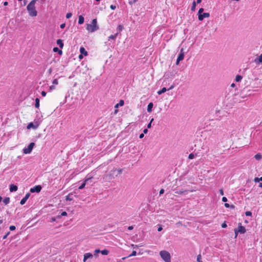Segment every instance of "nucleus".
<instances>
[{"instance_id":"f257e3e1","label":"nucleus","mask_w":262,"mask_h":262,"mask_svg":"<svg viewBox=\"0 0 262 262\" xmlns=\"http://www.w3.org/2000/svg\"><path fill=\"white\" fill-rule=\"evenodd\" d=\"M99 29L97 24V20L96 18L93 19L91 24H86V29L90 33L96 31Z\"/></svg>"},{"instance_id":"f03ea898","label":"nucleus","mask_w":262,"mask_h":262,"mask_svg":"<svg viewBox=\"0 0 262 262\" xmlns=\"http://www.w3.org/2000/svg\"><path fill=\"white\" fill-rule=\"evenodd\" d=\"M27 9L30 16L32 17L37 16V12L36 10L35 4L29 3L27 7Z\"/></svg>"},{"instance_id":"7ed1b4c3","label":"nucleus","mask_w":262,"mask_h":262,"mask_svg":"<svg viewBox=\"0 0 262 262\" xmlns=\"http://www.w3.org/2000/svg\"><path fill=\"white\" fill-rule=\"evenodd\" d=\"M160 255L165 262H171V256L169 252L166 250L161 251Z\"/></svg>"},{"instance_id":"20e7f679","label":"nucleus","mask_w":262,"mask_h":262,"mask_svg":"<svg viewBox=\"0 0 262 262\" xmlns=\"http://www.w3.org/2000/svg\"><path fill=\"white\" fill-rule=\"evenodd\" d=\"M246 232V230L245 228L241 225V224H239V225L237 229H234V232L235 234V237H237L238 233H240L241 234H244Z\"/></svg>"},{"instance_id":"39448f33","label":"nucleus","mask_w":262,"mask_h":262,"mask_svg":"<svg viewBox=\"0 0 262 262\" xmlns=\"http://www.w3.org/2000/svg\"><path fill=\"white\" fill-rule=\"evenodd\" d=\"M34 145L35 144L33 142L30 143L27 148H25L23 149L24 153L25 154H30L32 151Z\"/></svg>"},{"instance_id":"423d86ee","label":"nucleus","mask_w":262,"mask_h":262,"mask_svg":"<svg viewBox=\"0 0 262 262\" xmlns=\"http://www.w3.org/2000/svg\"><path fill=\"white\" fill-rule=\"evenodd\" d=\"M184 58V49L182 48L180 50V53H179V56L177 58V61H176V64L179 65L180 61L183 60Z\"/></svg>"},{"instance_id":"0eeeda50","label":"nucleus","mask_w":262,"mask_h":262,"mask_svg":"<svg viewBox=\"0 0 262 262\" xmlns=\"http://www.w3.org/2000/svg\"><path fill=\"white\" fill-rule=\"evenodd\" d=\"M41 189L40 185H36L30 189V192L32 193L34 192H39Z\"/></svg>"},{"instance_id":"6e6552de","label":"nucleus","mask_w":262,"mask_h":262,"mask_svg":"<svg viewBox=\"0 0 262 262\" xmlns=\"http://www.w3.org/2000/svg\"><path fill=\"white\" fill-rule=\"evenodd\" d=\"M210 16L209 13L205 12L202 14H200L198 16V19L199 20L202 21L204 18L209 17Z\"/></svg>"},{"instance_id":"1a4fd4ad","label":"nucleus","mask_w":262,"mask_h":262,"mask_svg":"<svg viewBox=\"0 0 262 262\" xmlns=\"http://www.w3.org/2000/svg\"><path fill=\"white\" fill-rule=\"evenodd\" d=\"M30 196V194L29 193H27L25 197L21 199V200L20 202V204L21 205H24L27 201V200L28 199L29 196Z\"/></svg>"},{"instance_id":"9d476101","label":"nucleus","mask_w":262,"mask_h":262,"mask_svg":"<svg viewBox=\"0 0 262 262\" xmlns=\"http://www.w3.org/2000/svg\"><path fill=\"white\" fill-rule=\"evenodd\" d=\"M92 178H93V177H89L88 178L85 179L84 181L83 182V183L79 187V189H82L83 188H84L85 186V185H86V182L89 180H91Z\"/></svg>"},{"instance_id":"9b49d317","label":"nucleus","mask_w":262,"mask_h":262,"mask_svg":"<svg viewBox=\"0 0 262 262\" xmlns=\"http://www.w3.org/2000/svg\"><path fill=\"white\" fill-rule=\"evenodd\" d=\"M93 257V255L90 253H86L84 255L83 261L85 262L86 260L89 258Z\"/></svg>"},{"instance_id":"f8f14e48","label":"nucleus","mask_w":262,"mask_h":262,"mask_svg":"<svg viewBox=\"0 0 262 262\" xmlns=\"http://www.w3.org/2000/svg\"><path fill=\"white\" fill-rule=\"evenodd\" d=\"M17 190V186L14 184H11L10 186V191L13 192L16 191Z\"/></svg>"},{"instance_id":"ddd939ff","label":"nucleus","mask_w":262,"mask_h":262,"mask_svg":"<svg viewBox=\"0 0 262 262\" xmlns=\"http://www.w3.org/2000/svg\"><path fill=\"white\" fill-rule=\"evenodd\" d=\"M80 53L81 54L84 55V56H87L88 55L87 51L85 50L84 48L83 47H80Z\"/></svg>"},{"instance_id":"4468645a","label":"nucleus","mask_w":262,"mask_h":262,"mask_svg":"<svg viewBox=\"0 0 262 262\" xmlns=\"http://www.w3.org/2000/svg\"><path fill=\"white\" fill-rule=\"evenodd\" d=\"M56 43L59 46L60 48H62L63 47V43L62 42V40L61 39H57Z\"/></svg>"},{"instance_id":"2eb2a0df","label":"nucleus","mask_w":262,"mask_h":262,"mask_svg":"<svg viewBox=\"0 0 262 262\" xmlns=\"http://www.w3.org/2000/svg\"><path fill=\"white\" fill-rule=\"evenodd\" d=\"M84 17L82 15H79L78 17V24L81 25L84 23Z\"/></svg>"},{"instance_id":"dca6fc26","label":"nucleus","mask_w":262,"mask_h":262,"mask_svg":"<svg viewBox=\"0 0 262 262\" xmlns=\"http://www.w3.org/2000/svg\"><path fill=\"white\" fill-rule=\"evenodd\" d=\"M124 104V102L123 100H120L119 101V102L117 104H116L115 106V108L118 107L119 106H123Z\"/></svg>"},{"instance_id":"f3484780","label":"nucleus","mask_w":262,"mask_h":262,"mask_svg":"<svg viewBox=\"0 0 262 262\" xmlns=\"http://www.w3.org/2000/svg\"><path fill=\"white\" fill-rule=\"evenodd\" d=\"M39 102H40L39 99L38 98H36L35 99V106L36 108H38L39 107V105H40Z\"/></svg>"},{"instance_id":"a211bd4d","label":"nucleus","mask_w":262,"mask_h":262,"mask_svg":"<svg viewBox=\"0 0 262 262\" xmlns=\"http://www.w3.org/2000/svg\"><path fill=\"white\" fill-rule=\"evenodd\" d=\"M153 107V103L152 102H150L148 104L147 106V111L148 112H150L151 111V109Z\"/></svg>"},{"instance_id":"6ab92c4d","label":"nucleus","mask_w":262,"mask_h":262,"mask_svg":"<svg viewBox=\"0 0 262 262\" xmlns=\"http://www.w3.org/2000/svg\"><path fill=\"white\" fill-rule=\"evenodd\" d=\"M254 158L257 160H260L262 158V156L260 153H258L254 156Z\"/></svg>"},{"instance_id":"aec40b11","label":"nucleus","mask_w":262,"mask_h":262,"mask_svg":"<svg viewBox=\"0 0 262 262\" xmlns=\"http://www.w3.org/2000/svg\"><path fill=\"white\" fill-rule=\"evenodd\" d=\"M53 51L54 52H58L59 55H61L62 54V51L59 50L57 47H55L53 48Z\"/></svg>"},{"instance_id":"412c9836","label":"nucleus","mask_w":262,"mask_h":262,"mask_svg":"<svg viewBox=\"0 0 262 262\" xmlns=\"http://www.w3.org/2000/svg\"><path fill=\"white\" fill-rule=\"evenodd\" d=\"M3 202L5 205H7L10 202V198L9 197L5 198L3 200Z\"/></svg>"},{"instance_id":"4be33fe9","label":"nucleus","mask_w":262,"mask_h":262,"mask_svg":"<svg viewBox=\"0 0 262 262\" xmlns=\"http://www.w3.org/2000/svg\"><path fill=\"white\" fill-rule=\"evenodd\" d=\"M31 128H36V127L34 125V124L32 122L29 123L27 125L28 129H30Z\"/></svg>"},{"instance_id":"5701e85b","label":"nucleus","mask_w":262,"mask_h":262,"mask_svg":"<svg viewBox=\"0 0 262 262\" xmlns=\"http://www.w3.org/2000/svg\"><path fill=\"white\" fill-rule=\"evenodd\" d=\"M167 91V89H166V88H163L161 90L159 91L157 93L159 94V95H161L162 94V93L165 92L166 91Z\"/></svg>"},{"instance_id":"b1692460","label":"nucleus","mask_w":262,"mask_h":262,"mask_svg":"<svg viewBox=\"0 0 262 262\" xmlns=\"http://www.w3.org/2000/svg\"><path fill=\"white\" fill-rule=\"evenodd\" d=\"M186 192H187V191L186 190L182 189V190H179V191H176L175 192V193H177L178 194H183L184 193H185Z\"/></svg>"},{"instance_id":"393cba45","label":"nucleus","mask_w":262,"mask_h":262,"mask_svg":"<svg viewBox=\"0 0 262 262\" xmlns=\"http://www.w3.org/2000/svg\"><path fill=\"white\" fill-rule=\"evenodd\" d=\"M117 35H118V33H116L114 35H110L108 38L110 39H113L114 40V39H116V38L117 37Z\"/></svg>"},{"instance_id":"a878e982","label":"nucleus","mask_w":262,"mask_h":262,"mask_svg":"<svg viewBox=\"0 0 262 262\" xmlns=\"http://www.w3.org/2000/svg\"><path fill=\"white\" fill-rule=\"evenodd\" d=\"M242 79V76L239 75H238L236 76V78H235V80L236 82H238V81H240Z\"/></svg>"},{"instance_id":"bb28decb","label":"nucleus","mask_w":262,"mask_h":262,"mask_svg":"<svg viewBox=\"0 0 262 262\" xmlns=\"http://www.w3.org/2000/svg\"><path fill=\"white\" fill-rule=\"evenodd\" d=\"M101 253L102 255H106L108 253V251L106 249L101 251Z\"/></svg>"},{"instance_id":"cd10ccee","label":"nucleus","mask_w":262,"mask_h":262,"mask_svg":"<svg viewBox=\"0 0 262 262\" xmlns=\"http://www.w3.org/2000/svg\"><path fill=\"white\" fill-rule=\"evenodd\" d=\"M196 261L198 262H203L202 260V256L200 254L197 256Z\"/></svg>"},{"instance_id":"c85d7f7f","label":"nucleus","mask_w":262,"mask_h":262,"mask_svg":"<svg viewBox=\"0 0 262 262\" xmlns=\"http://www.w3.org/2000/svg\"><path fill=\"white\" fill-rule=\"evenodd\" d=\"M195 7H196V3H195V1H193V3H192V7H191V10L192 11H194V10L195 9Z\"/></svg>"},{"instance_id":"c756f323","label":"nucleus","mask_w":262,"mask_h":262,"mask_svg":"<svg viewBox=\"0 0 262 262\" xmlns=\"http://www.w3.org/2000/svg\"><path fill=\"white\" fill-rule=\"evenodd\" d=\"M224 206L226 208H231L232 209H233L234 208V206L232 205H230L228 203H225L224 204Z\"/></svg>"},{"instance_id":"7c9ffc66","label":"nucleus","mask_w":262,"mask_h":262,"mask_svg":"<svg viewBox=\"0 0 262 262\" xmlns=\"http://www.w3.org/2000/svg\"><path fill=\"white\" fill-rule=\"evenodd\" d=\"M116 169H114V170H113L112 171H111V173L109 175V177L111 179H112V178H114V172L116 171Z\"/></svg>"},{"instance_id":"2f4dec72","label":"nucleus","mask_w":262,"mask_h":262,"mask_svg":"<svg viewBox=\"0 0 262 262\" xmlns=\"http://www.w3.org/2000/svg\"><path fill=\"white\" fill-rule=\"evenodd\" d=\"M117 29L120 32L123 30V27L121 25H119L117 27Z\"/></svg>"},{"instance_id":"473e14b6","label":"nucleus","mask_w":262,"mask_h":262,"mask_svg":"<svg viewBox=\"0 0 262 262\" xmlns=\"http://www.w3.org/2000/svg\"><path fill=\"white\" fill-rule=\"evenodd\" d=\"M52 83H53V85H57V84H58V81L57 79H54L53 82H52Z\"/></svg>"},{"instance_id":"72a5a7b5","label":"nucleus","mask_w":262,"mask_h":262,"mask_svg":"<svg viewBox=\"0 0 262 262\" xmlns=\"http://www.w3.org/2000/svg\"><path fill=\"white\" fill-rule=\"evenodd\" d=\"M136 254H137V252L136 251H133L132 252V253L128 256V257H131V256H135L136 255Z\"/></svg>"},{"instance_id":"f704fd0d","label":"nucleus","mask_w":262,"mask_h":262,"mask_svg":"<svg viewBox=\"0 0 262 262\" xmlns=\"http://www.w3.org/2000/svg\"><path fill=\"white\" fill-rule=\"evenodd\" d=\"M154 121V118H152L150 121V122L147 125V128H149L151 127V123Z\"/></svg>"},{"instance_id":"c9c22d12","label":"nucleus","mask_w":262,"mask_h":262,"mask_svg":"<svg viewBox=\"0 0 262 262\" xmlns=\"http://www.w3.org/2000/svg\"><path fill=\"white\" fill-rule=\"evenodd\" d=\"M72 14L71 13H70V12L68 13L67 14V15H66V18H71L72 17Z\"/></svg>"},{"instance_id":"e433bc0d","label":"nucleus","mask_w":262,"mask_h":262,"mask_svg":"<svg viewBox=\"0 0 262 262\" xmlns=\"http://www.w3.org/2000/svg\"><path fill=\"white\" fill-rule=\"evenodd\" d=\"M203 11H204V9L203 8H200L198 12V15L200 14H202Z\"/></svg>"},{"instance_id":"4c0bfd02","label":"nucleus","mask_w":262,"mask_h":262,"mask_svg":"<svg viewBox=\"0 0 262 262\" xmlns=\"http://www.w3.org/2000/svg\"><path fill=\"white\" fill-rule=\"evenodd\" d=\"M245 214H246V216H251L252 215V213L250 211H246L245 212Z\"/></svg>"},{"instance_id":"58836bf2","label":"nucleus","mask_w":262,"mask_h":262,"mask_svg":"<svg viewBox=\"0 0 262 262\" xmlns=\"http://www.w3.org/2000/svg\"><path fill=\"white\" fill-rule=\"evenodd\" d=\"M193 158H194V155L193 154L191 153L189 155L188 158L189 159H193Z\"/></svg>"},{"instance_id":"ea45409f","label":"nucleus","mask_w":262,"mask_h":262,"mask_svg":"<svg viewBox=\"0 0 262 262\" xmlns=\"http://www.w3.org/2000/svg\"><path fill=\"white\" fill-rule=\"evenodd\" d=\"M15 228H15V226H13V225L10 226V227H9V229H10V230L11 231H13V230H14L15 229Z\"/></svg>"},{"instance_id":"a19ab883","label":"nucleus","mask_w":262,"mask_h":262,"mask_svg":"<svg viewBox=\"0 0 262 262\" xmlns=\"http://www.w3.org/2000/svg\"><path fill=\"white\" fill-rule=\"evenodd\" d=\"M66 199L67 201H72L73 200L72 198H71L70 197L69 195H68L66 196Z\"/></svg>"},{"instance_id":"79ce46f5","label":"nucleus","mask_w":262,"mask_h":262,"mask_svg":"<svg viewBox=\"0 0 262 262\" xmlns=\"http://www.w3.org/2000/svg\"><path fill=\"white\" fill-rule=\"evenodd\" d=\"M222 227L223 228H225L226 227H227V224L226 223V222H224L222 224Z\"/></svg>"},{"instance_id":"37998d69","label":"nucleus","mask_w":262,"mask_h":262,"mask_svg":"<svg viewBox=\"0 0 262 262\" xmlns=\"http://www.w3.org/2000/svg\"><path fill=\"white\" fill-rule=\"evenodd\" d=\"M222 201L224 202H226L227 201V199L226 197L225 196H224L222 198Z\"/></svg>"},{"instance_id":"c03bdc74","label":"nucleus","mask_w":262,"mask_h":262,"mask_svg":"<svg viewBox=\"0 0 262 262\" xmlns=\"http://www.w3.org/2000/svg\"><path fill=\"white\" fill-rule=\"evenodd\" d=\"M10 232H8L3 237V238L4 239H6L7 238V237L8 236V235L9 234Z\"/></svg>"},{"instance_id":"a18cd8bd","label":"nucleus","mask_w":262,"mask_h":262,"mask_svg":"<svg viewBox=\"0 0 262 262\" xmlns=\"http://www.w3.org/2000/svg\"><path fill=\"white\" fill-rule=\"evenodd\" d=\"M116 6H115V5H111V6H110V8H111L112 10H115V9H116Z\"/></svg>"},{"instance_id":"49530a36","label":"nucleus","mask_w":262,"mask_h":262,"mask_svg":"<svg viewBox=\"0 0 262 262\" xmlns=\"http://www.w3.org/2000/svg\"><path fill=\"white\" fill-rule=\"evenodd\" d=\"M117 170L118 174H121L122 173V169H118Z\"/></svg>"},{"instance_id":"de8ad7c7","label":"nucleus","mask_w":262,"mask_h":262,"mask_svg":"<svg viewBox=\"0 0 262 262\" xmlns=\"http://www.w3.org/2000/svg\"><path fill=\"white\" fill-rule=\"evenodd\" d=\"M61 216H67V212H66V211H63V212L61 213Z\"/></svg>"},{"instance_id":"09e8293b","label":"nucleus","mask_w":262,"mask_h":262,"mask_svg":"<svg viewBox=\"0 0 262 262\" xmlns=\"http://www.w3.org/2000/svg\"><path fill=\"white\" fill-rule=\"evenodd\" d=\"M258 60L260 62H262V54L259 56Z\"/></svg>"},{"instance_id":"8fccbe9b","label":"nucleus","mask_w":262,"mask_h":262,"mask_svg":"<svg viewBox=\"0 0 262 262\" xmlns=\"http://www.w3.org/2000/svg\"><path fill=\"white\" fill-rule=\"evenodd\" d=\"M55 89V86L54 85H51V86H50V90H54Z\"/></svg>"},{"instance_id":"3c124183","label":"nucleus","mask_w":262,"mask_h":262,"mask_svg":"<svg viewBox=\"0 0 262 262\" xmlns=\"http://www.w3.org/2000/svg\"><path fill=\"white\" fill-rule=\"evenodd\" d=\"M41 94L43 97H45L46 96V92L45 91H42Z\"/></svg>"},{"instance_id":"603ef678","label":"nucleus","mask_w":262,"mask_h":262,"mask_svg":"<svg viewBox=\"0 0 262 262\" xmlns=\"http://www.w3.org/2000/svg\"><path fill=\"white\" fill-rule=\"evenodd\" d=\"M219 191L221 195H224V191L222 189H221Z\"/></svg>"},{"instance_id":"864d4df0","label":"nucleus","mask_w":262,"mask_h":262,"mask_svg":"<svg viewBox=\"0 0 262 262\" xmlns=\"http://www.w3.org/2000/svg\"><path fill=\"white\" fill-rule=\"evenodd\" d=\"M38 0H32L30 3H31V4H35V3L36 2V1H37Z\"/></svg>"},{"instance_id":"5fc2aeb1","label":"nucleus","mask_w":262,"mask_h":262,"mask_svg":"<svg viewBox=\"0 0 262 262\" xmlns=\"http://www.w3.org/2000/svg\"><path fill=\"white\" fill-rule=\"evenodd\" d=\"M65 26H66V25H65V24L63 23V24H62L60 25V27L61 29H63L65 27Z\"/></svg>"},{"instance_id":"6e6d98bb","label":"nucleus","mask_w":262,"mask_h":262,"mask_svg":"<svg viewBox=\"0 0 262 262\" xmlns=\"http://www.w3.org/2000/svg\"><path fill=\"white\" fill-rule=\"evenodd\" d=\"M164 189H161L160 190L159 193H160V194H162L164 193Z\"/></svg>"},{"instance_id":"4d7b16f0","label":"nucleus","mask_w":262,"mask_h":262,"mask_svg":"<svg viewBox=\"0 0 262 262\" xmlns=\"http://www.w3.org/2000/svg\"><path fill=\"white\" fill-rule=\"evenodd\" d=\"M144 134H143V133H142V134H141L140 135V136H139V138H140V139H142V138H143L144 137Z\"/></svg>"},{"instance_id":"13d9d810","label":"nucleus","mask_w":262,"mask_h":262,"mask_svg":"<svg viewBox=\"0 0 262 262\" xmlns=\"http://www.w3.org/2000/svg\"><path fill=\"white\" fill-rule=\"evenodd\" d=\"M162 229H163V228H162V226H159V227H158V231H162Z\"/></svg>"},{"instance_id":"bf43d9fd","label":"nucleus","mask_w":262,"mask_h":262,"mask_svg":"<svg viewBox=\"0 0 262 262\" xmlns=\"http://www.w3.org/2000/svg\"><path fill=\"white\" fill-rule=\"evenodd\" d=\"M148 132V129L147 128H145L143 130V134H146Z\"/></svg>"},{"instance_id":"052dcab7","label":"nucleus","mask_w":262,"mask_h":262,"mask_svg":"<svg viewBox=\"0 0 262 262\" xmlns=\"http://www.w3.org/2000/svg\"><path fill=\"white\" fill-rule=\"evenodd\" d=\"M254 181H255V182H259V178H255L254 179Z\"/></svg>"},{"instance_id":"680f3d73","label":"nucleus","mask_w":262,"mask_h":262,"mask_svg":"<svg viewBox=\"0 0 262 262\" xmlns=\"http://www.w3.org/2000/svg\"><path fill=\"white\" fill-rule=\"evenodd\" d=\"M133 229V227L132 226H129V227H128V229L129 230H132Z\"/></svg>"},{"instance_id":"e2e57ef3","label":"nucleus","mask_w":262,"mask_h":262,"mask_svg":"<svg viewBox=\"0 0 262 262\" xmlns=\"http://www.w3.org/2000/svg\"><path fill=\"white\" fill-rule=\"evenodd\" d=\"M49 73L51 74L52 72V70L51 68L49 69L48 70Z\"/></svg>"},{"instance_id":"0e129e2a","label":"nucleus","mask_w":262,"mask_h":262,"mask_svg":"<svg viewBox=\"0 0 262 262\" xmlns=\"http://www.w3.org/2000/svg\"><path fill=\"white\" fill-rule=\"evenodd\" d=\"M8 5V3L7 2H5L4 3V6H7Z\"/></svg>"},{"instance_id":"69168bd1","label":"nucleus","mask_w":262,"mask_h":262,"mask_svg":"<svg viewBox=\"0 0 262 262\" xmlns=\"http://www.w3.org/2000/svg\"><path fill=\"white\" fill-rule=\"evenodd\" d=\"M83 58V56H82V54H80L79 55V59H82Z\"/></svg>"},{"instance_id":"338daca9","label":"nucleus","mask_w":262,"mask_h":262,"mask_svg":"<svg viewBox=\"0 0 262 262\" xmlns=\"http://www.w3.org/2000/svg\"><path fill=\"white\" fill-rule=\"evenodd\" d=\"M259 187H260V188H262V183H260L259 184Z\"/></svg>"},{"instance_id":"774afa93","label":"nucleus","mask_w":262,"mask_h":262,"mask_svg":"<svg viewBox=\"0 0 262 262\" xmlns=\"http://www.w3.org/2000/svg\"><path fill=\"white\" fill-rule=\"evenodd\" d=\"M197 3L199 4L202 2V0H196Z\"/></svg>"}]
</instances>
